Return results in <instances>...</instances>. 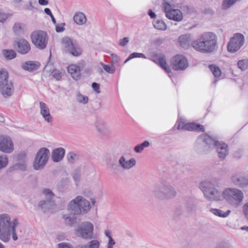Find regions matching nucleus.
<instances>
[{
    "mask_svg": "<svg viewBox=\"0 0 248 248\" xmlns=\"http://www.w3.org/2000/svg\"><path fill=\"white\" fill-rule=\"evenodd\" d=\"M69 180L67 177L62 178L58 183V186L61 190H62L68 184Z\"/></svg>",
    "mask_w": 248,
    "mask_h": 248,
    "instance_id": "nucleus-46",
    "label": "nucleus"
},
{
    "mask_svg": "<svg viewBox=\"0 0 248 248\" xmlns=\"http://www.w3.org/2000/svg\"><path fill=\"white\" fill-rule=\"evenodd\" d=\"M54 204L53 201H50L49 200H43L38 203V207L44 212L49 209Z\"/></svg>",
    "mask_w": 248,
    "mask_h": 248,
    "instance_id": "nucleus-31",
    "label": "nucleus"
},
{
    "mask_svg": "<svg viewBox=\"0 0 248 248\" xmlns=\"http://www.w3.org/2000/svg\"><path fill=\"white\" fill-rule=\"evenodd\" d=\"M199 140L201 141L204 142L207 145L209 148L214 147L216 143L218 141H216L214 139L212 138L210 136L206 134L201 135L199 138Z\"/></svg>",
    "mask_w": 248,
    "mask_h": 248,
    "instance_id": "nucleus-24",
    "label": "nucleus"
},
{
    "mask_svg": "<svg viewBox=\"0 0 248 248\" xmlns=\"http://www.w3.org/2000/svg\"><path fill=\"white\" fill-rule=\"evenodd\" d=\"M38 2L41 5H46L48 3V1L47 0H38Z\"/></svg>",
    "mask_w": 248,
    "mask_h": 248,
    "instance_id": "nucleus-59",
    "label": "nucleus"
},
{
    "mask_svg": "<svg viewBox=\"0 0 248 248\" xmlns=\"http://www.w3.org/2000/svg\"><path fill=\"white\" fill-rule=\"evenodd\" d=\"M186 208L187 212H193L196 211L197 209V202L193 198H189L186 202Z\"/></svg>",
    "mask_w": 248,
    "mask_h": 248,
    "instance_id": "nucleus-29",
    "label": "nucleus"
},
{
    "mask_svg": "<svg viewBox=\"0 0 248 248\" xmlns=\"http://www.w3.org/2000/svg\"><path fill=\"white\" fill-rule=\"evenodd\" d=\"M13 30L14 32L17 34L21 33L23 32V31L22 24L20 23H15L13 26Z\"/></svg>",
    "mask_w": 248,
    "mask_h": 248,
    "instance_id": "nucleus-48",
    "label": "nucleus"
},
{
    "mask_svg": "<svg viewBox=\"0 0 248 248\" xmlns=\"http://www.w3.org/2000/svg\"><path fill=\"white\" fill-rule=\"evenodd\" d=\"M100 244L98 240H93L89 242L87 245H83L79 246V248H99Z\"/></svg>",
    "mask_w": 248,
    "mask_h": 248,
    "instance_id": "nucleus-35",
    "label": "nucleus"
},
{
    "mask_svg": "<svg viewBox=\"0 0 248 248\" xmlns=\"http://www.w3.org/2000/svg\"><path fill=\"white\" fill-rule=\"evenodd\" d=\"M51 17V20H52V22L54 23V24H56V21L54 17V16H53V15H52L51 16H50Z\"/></svg>",
    "mask_w": 248,
    "mask_h": 248,
    "instance_id": "nucleus-64",
    "label": "nucleus"
},
{
    "mask_svg": "<svg viewBox=\"0 0 248 248\" xmlns=\"http://www.w3.org/2000/svg\"><path fill=\"white\" fill-rule=\"evenodd\" d=\"M50 151L46 148H40L37 152L33 162V168L35 170L44 168L49 157Z\"/></svg>",
    "mask_w": 248,
    "mask_h": 248,
    "instance_id": "nucleus-8",
    "label": "nucleus"
},
{
    "mask_svg": "<svg viewBox=\"0 0 248 248\" xmlns=\"http://www.w3.org/2000/svg\"><path fill=\"white\" fill-rule=\"evenodd\" d=\"M64 30V28L63 27V25L62 24H58L56 26V31L57 32L63 31Z\"/></svg>",
    "mask_w": 248,
    "mask_h": 248,
    "instance_id": "nucleus-57",
    "label": "nucleus"
},
{
    "mask_svg": "<svg viewBox=\"0 0 248 248\" xmlns=\"http://www.w3.org/2000/svg\"><path fill=\"white\" fill-rule=\"evenodd\" d=\"M186 125V124H185L184 122H179L177 125V129H184L185 130Z\"/></svg>",
    "mask_w": 248,
    "mask_h": 248,
    "instance_id": "nucleus-58",
    "label": "nucleus"
},
{
    "mask_svg": "<svg viewBox=\"0 0 248 248\" xmlns=\"http://www.w3.org/2000/svg\"><path fill=\"white\" fill-rule=\"evenodd\" d=\"M79 158L78 155L74 152H71L67 155V160L69 162L73 163Z\"/></svg>",
    "mask_w": 248,
    "mask_h": 248,
    "instance_id": "nucleus-42",
    "label": "nucleus"
},
{
    "mask_svg": "<svg viewBox=\"0 0 248 248\" xmlns=\"http://www.w3.org/2000/svg\"><path fill=\"white\" fill-rule=\"evenodd\" d=\"M77 100L80 103L85 104L88 102V98L87 96L79 93L77 96Z\"/></svg>",
    "mask_w": 248,
    "mask_h": 248,
    "instance_id": "nucleus-49",
    "label": "nucleus"
},
{
    "mask_svg": "<svg viewBox=\"0 0 248 248\" xmlns=\"http://www.w3.org/2000/svg\"><path fill=\"white\" fill-rule=\"evenodd\" d=\"M93 229L94 226L92 223L83 222L75 228V233L84 239H92L93 237Z\"/></svg>",
    "mask_w": 248,
    "mask_h": 248,
    "instance_id": "nucleus-7",
    "label": "nucleus"
},
{
    "mask_svg": "<svg viewBox=\"0 0 248 248\" xmlns=\"http://www.w3.org/2000/svg\"><path fill=\"white\" fill-rule=\"evenodd\" d=\"M135 58H146L145 55L143 53H138V52H134L131 54L128 58L125 61L124 63H126L130 60Z\"/></svg>",
    "mask_w": 248,
    "mask_h": 248,
    "instance_id": "nucleus-47",
    "label": "nucleus"
},
{
    "mask_svg": "<svg viewBox=\"0 0 248 248\" xmlns=\"http://www.w3.org/2000/svg\"><path fill=\"white\" fill-rule=\"evenodd\" d=\"M44 12L46 15H49L50 16L52 15L50 10L48 8H45L44 10Z\"/></svg>",
    "mask_w": 248,
    "mask_h": 248,
    "instance_id": "nucleus-61",
    "label": "nucleus"
},
{
    "mask_svg": "<svg viewBox=\"0 0 248 248\" xmlns=\"http://www.w3.org/2000/svg\"><path fill=\"white\" fill-rule=\"evenodd\" d=\"M217 36L212 32H205L194 40L191 46L196 51L202 53L213 52L217 47Z\"/></svg>",
    "mask_w": 248,
    "mask_h": 248,
    "instance_id": "nucleus-2",
    "label": "nucleus"
},
{
    "mask_svg": "<svg viewBox=\"0 0 248 248\" xmlns=\"http://www.w3.org/2000/svg\"><path fill=\"white\" fill-rule=\"evenodd\" d=\"M154 195L159 199H171L176 197L177 192L174 187L166 182L161 183L153 191Z\"/></svg>",
    "mask_w": 248,
    "mask_h": 248,
    "instance_id": "nucleus-6",
    "label": "nucleus"
},
{
    "mask_svg": "<svg viewBox=\"0 0 248 248\" xmlns=\"http://www.w3.org/2000/svg\"><path fill=\"white\" fill-rule=\"evenodd\" d=\"M154 27L157 30L165 31L167 29V25L162 20H157L153 22Z\"/></svg>",
    "mask_w": 248,
    "mask_h": 248,
    "instance_id": "nucleus-33",
    "label": "nucleus"
},
{
    "mask_svg": "<svg viewBox=\"0 0 248 248\" xmlns=\"http://www.w3.org/2000/svg\"><path fill=\"white\" fill-rule=\"evenodd\" d=\"M95 126L98 131L101 134H105L108 131L109 127L108 125L103 121H97Z\"/></svg>",
    "mask_w": 248,
    "mask_h": 248,
    "instance_id": "nucleus-28",
    "label": "nucleus"
},
{
    "mask_svg": "<svg viewBox=\"0 0 248 248\" xmlns=\"http://www.w3.org/2000/svg\"><path fill=\"white\" fill-rule=\"evenodd\" d=\"M14 150V144L11 138L7 136H0V151L11 154Z\"/></svg>",
    "mask_w": 248,
    "mask_h": 248,
    "instance_id": "nucleus-14",
    "label": "nucleus"
},
{
    "mask_svg": "<svg viewBox=\"0 0 248 248\" xmlns=\"http://www.w3.org/2000/svg\"><path fill=\"white\" fill-rule=\"evenodd\" d=\"M223 199L232 207L238 208L242 205L244 199L243 192L236 188H227L223 191Z\"/></svg>",
    "mask_w": 248,
    "mask_h": 248,
    "instance_id": "nucleus-4",
    "label": "nucleus"
},
{
    "mask_svg": "<svg viewBox=\"0 0 248 248\" xmlns=\"http://www.w3.org/2000/svg\"><path fill=\"white\" fill-rule=\"evenodd\" d=\"M231 180L234 185L240 187L248 185V176H247L234 174L232 176Z\"/></svg>",
    "mask_w": 248,
    "mask_h": 248,
    "instance_id": "nucleus-17",
    "label": "nucleus"
},
{
    "mask_svg": "<svg viewBox=\"0 0 248 248\" xmlns=\"http://www.w3.org/2000/svg\"><path fill=\"white\" fill-rule=\"evenodd\" d=\"M163 11L166 16L169 19L175 21H181L183 19L182 12L174 8V5L170 4L169 2L164 1L163 2Z\"/></svg>",
    "mask_w": 248,
    "mask_h": 248,
    "instance_id": "nucleus-9",
    "label": "nucleus"
},
{
    "mask_svg": "<svg viewBox=\"0 0 248 248\" xmlns=\"http://www.w3.org/2000/svg\"><path fill=\"white\" fill-rule=\"evenodd\" d=\"M242 208L245 217L248 220V202L245 203L243 205Z\"/></svg>",
    "mask_w": 248,
    "mask_h": 248,
    "instance_id": "nucleus-51",
    "label": "nucleus"
},
{
    "mask_svg": "<svg viewBox=\"0 0 248 248\" xmlns=\"http://www.w3.org/2000/svg\"><path fill=\"white\" fill-rule=\"evenodd\" d=\"M150 143L148 141H144L141 144H138L134 147V151L137 153H140L144 149L149 146Z\"/></svg>",
    "mask_w": 248,
    "mask_h": 248,
    "instance_id": "nucleus-36",
    "label": "nucleus"
},
{
    "mask_svg": "<svg viewBox=\"0 0 248 248\" xmlns=\"http://www.w3.org/2000/svg\"><path fill=\"white\" fill-rule=\"evenodd\" d=\"M217 186L211 180H204L200 183L199 188L204 197L209 201H218L223 200V192L217 188Z\"/></svg>",
    "mask_w": 248,
    "mask_h": 248,
    "instance_id": "nucleus-3",
    "label": "nucleus"
},
{
    "mask_svg": "<svg viewBox=\"0 0 248 248\" xmlns=\"http://www.w3.org/2000/svg\"><path fill=\"white\" fill-rule=\"evenodd\" d=\"M136 161L135 158H132L129 160H126L124 156H122L119 159L120 166L124 170H129L135 165Z\"/></svg>",
    "mask_w": 248,
    "mask_h": 248,
    "instance_id": "nucleus-21",
    "label": "nucleus"
},
{
    "mask_svg": "<svg viewBox=\"0 0 248 248\" xmlns=\"http://www.w3.org/2000/svg\"><path fill=\"white\" fill-rule=\"evenodd\" d=\"M91 208L90 202L81 196H77L71 201L68 205V210L73 212L75 215L86 214Z\"/></svg>",
    "mask_w": 248,
    "mask_h": 248,
    "instance_id": "nucleus-5",
    "label": "nucleus"
},
{
    "mask_svg": "<svg viewBox=\"0 0 248 248\" xmlns=\"http://www.w3.org/2000/svg\"><path fill=\"white\" fill-rule=\"evenodd\" d=\"M58 248H74L73 247L68 243L62 242L58 245Z\"/></svg>",
    "mask_w": 248,
    "mask_h": 248,
    "instance_id": "nucleus-54",
    "label": "nucleus"
},
{
    "mask_svg": "<svg viewBox=\"0 0 248 248\" xmlns=\"http://www.w3.org/2000/svg\"><path fill=\"white\" fill-rule=\"evenodd\" d=\"M238 0H223L222 3V8L227 10L233 5Z\"/></svg>",
    "mask_w": 248,
    "mask_h": 248,
    "instance_id": "nucleus-40",
    "label": "nucleus"
},
{
    "mask_svg": "<svg viewBox=\"0 0 248 248\" xmlns=\"http://www.w3.org/2000/svg\"><path fill=\"white\" fill-rule=\"evenodd\" d=\"M185 130L188 131H204V127L202 125L194 123H186L185 126Z\"/></svg>",
    "mask_w": 248,
    "mask_h": 248,
    "instance_id": "nucleus-30",
    "label": "nucleus"
},
{
    "mask_svg": "<svg viewBox=\"0 0 248 248\" xmlns=\"http://www.w3.org/2000/svg\"><path fill=\"white\" fill-rule=\"evenodd\" d=\"M178 42L182 47L188 49L192 43L191 42V35L187 33L180 36L178 38Z\"/></svg>",
    "mask_w": 248,
    "mask_h": 248,
    "instance_id": "nucleus-20",
    "label": "nucleus"
},
{
    "mask_svg": "<svg viewBox=\"0 0 248 248\" xmlns=\"http://www.w3.org/2000/svg\"><path fill=\"white\" fill-rule=\"evenodd\" d=\"M39 108L40 114L45 121L48 123L52 122L53 120L52 117L50 115L49 109L47 105L44 102L40 101L39 102Z\"/></svg>",
    "mask_w": 248,
    "mask_h": 248,
    "instance_id": "nucleus-18",
    "label": "nucleus"
},
{
    "mask_svg": "<svg viewBox=\"0 0 248 248\" xmlns=\"http://www.w3.org/2000/svg\"><path fill=\"white\" fill-rule=\"evenodd\" d=\"M153 61L156 64L160 65L167 73H170L171 71L170 68L167 64L166 60L163 56H160Z\"/></svg>",
    "mask_w": 248,
    "mask_h": 248,
    "instance_id": "nucleus-25",
    "label": "nucleus"
},
{
    "mask_svg": "<svg viewBox=\"0 0 248 248\" xmlns=\"http://www.w3.org/2000/svg\"><path fill=\"white\" fill-rule=\"evenodd\" d=\"M209 211L216 216L223 218L227 217L231 213V211L229 210L224 212L220 209L216 208H211L209 209Z\"/></svg>",
    "mask_w": 248,
    "mask_h": 248,
    "instance_id": "nucleus-32",
    "label": "nucleus"
},
{
    "mask_svg": "<svg viewBox=\"0 0 248 248\" xmlns=\"http://www.w3.org/2000/svg\"><path fill=\"white\" fill-rule=\"evenodd\" d=\"M62 45L67 51L74 56H78L82 53L81 49L68 37L62 39Z\"/></svg>",
    "mask_w": 248,
    "mask_h": 248,
    "instance_id": "nucleus-13",
    "label": "nucleus"
},
{
    "mask_svg": "<svg viewBox=\"0 0 248 248\" xmlns=\"http://www.w3.org/2000/svg\"><path fill=\"white\" fill-rule=\"evenodd\" d=\"M129 41V38L128 37H124V38L120 40L119 45L122 46H124L127 44Z\"/></svg>",
    "mask_w": 248,
    "mask_h": 248,
    "instance_id": "nucleus-55",
    "label": "nucleus"
},
{
    "mask_svg": "<svg viewBox=\"0 0 248 248\" xmlns=\"http://www.w3.org/2000/svg\"><path fill=\"white\" fill-rule=\"evenodd\" d=\"M209 68L215 78H218L220 76L221 72L218 67H217L215 65H211L209 66Z\"/></svg>",
    "mask_w": 248,
    "mask_h": 248,
    "instance_id": "nucleus-41",
    "label": "nucleus"
},
{
    "mask_svg": "<svg viewBox=\"0 0 248 248\" xmlns=\"http://www.w3.org/2000/svg\"><path fill=\"white\" fill-rule=\"evenodd\" d=\"M52 74L53 78L56 79L57 80H59L61 79V73L59 70H53L52 73Z\"/></svg>",
    "mask_w": 248,
    "mask_h": 248,
    "instance_id": "nucleus-52",
    "label": "nucleus"
},
{
    "mask_svg": "<svg viewBox=\"0 0 248 248\" xmlns=\"http://www.w3.org/2000/svg\"><path fill=\"white\" fill-rule=\"evenodd\" d=\"M38 66V63L33 61H28L22 64V67L23 69L30 72L36 70Z\"/></svg>",
    "mask_w": 248,
    "mask_h": 248,
    "instance_id": "nucleus-27",
    "label": "nucleus"
},
{
    "mask_svg": "<svg viewBox=\"0 0 248 248\" xmlns=\"http://www.w3.org/2000/svg\"><path fill=\"white\" fill-rule=\"evenodd\" d=\"M19 222L17 218L11 219L9 215H0V239L4 242H8L11 236L14 241L18 239L21 230L19 227Z\"/></svg>",
    "mask_w": 248,
    "mask_h": 248,
    "instance_id": "nucleus-1",
    "label": "nucleus"
},
{
    "mask_svg": "<svg viewBox=\"0 0 248 248\" xmlns=\"http://www.w3.org/2000/svg\"><path fill=\"white\" fill-rule=\"evenodd\" d=\"M65 154V150L61 147L53 150L52 153V159L55 162H60L62 159Z\"/></svg>",
    "mask_w": 248,
    "mask_h": 248,
    "instance_id": "nucleus-23",
    "label": "nucleus"
},
{
    "mask_svg": "<svg viewBox=\"0 0 248 248\" xmlns=\"http://www.w3.org/2000/svg\"><path fill=\"white\" fill-rule=\"evenodd\" d=\"M148 15L152 18H154L156 17V14L154 12H153L152 10H150L148 12Z\"/></svg>",
    "mask_w": 248,
    "mask_h": 248,
    "instance_id": "nucleus-60",
    "label": "nucleus"
},
{
    "mask_svg": "<svg viewBox=\"0 0 248 248\" xmlns=\"http://www.w3.org/2000/svg\"><path fill=\"white\" fill-rule=\"evenodd\" d=\"M31 38L32 43L39 49H44L47 44V35L44 31H36L32 32Z\"/></svg>",
    "mask_w": 248,
    "mask_h": 248,
    "instance_id": "nucleus-10",
    "label": "nucleus"
},
{
    "mask_svg": "<svg viewBox=\"0 0 248 248\" xmlns=\"http://www.w3.org/2000/svg\"><path fill=\"white\" fill-rule=\"evenodd\" d=\"M67 71L75 80H78L80 77V67L76 64H71L67 67Z\"/></svg>",
    "mask_w": 248,
    "mask_h": 248,
    "instance_id": "nucleus-22",
    "label": "nucleus"
},
{
    "mask_svg": "<svg viewBox=\"0 0 248 248\" xmlns=\"http://www.w3.org/2000/svg\"><path fill=\"white\" fill-rule=\"evenodd\" d=\"M16 48L17 52L22 54L28 53L31 50V45L25 39L20 38L15 42Z\"/></svg>",
    "mask_w": 248,
    "mask_h": 248,
    "instance_id": "nucleus-15",
    "label": "nucleus"
},
{
    "mask_svg": "<svg viewBox=\"0 0 248 248\" xmlns=\"http://www.w3.org/2000/svg\"><path fill=\"white\" fill-rule=\"evenodd\" d=\"M3 53L5 57L9 60L13 59L16 56V54L14 50H4Z\"/></svg>",
    "mask_w": 248,
    "mask_h": 248,
    "instance_id": "nucleus-38",
    "label": "nucleus"
},
{
    "mask_svg": "<svg viewBox=\"0 0 248 248\" xmlns=\"http://www.w3.org/2000/svg\"><path fill=\"white\" fill-rule=\"evenodd\" d=\"M43 193L45 195L46 200H49L52 201V199L54 197L55 195L53 192L49 189H45L43 191Z\"/></svg>",
    "mask_w": 248,
    "mask_h": 248,
    "instance_id": "nucleus-45",
    "label": "nucleus"
},
{
    "mask_svg": "<svg viewBox=\"0 0 248 248\" xmlns=\"http://www.w3.org/2000/svg\"><path fill=\"white\" fill-rule=\"evenodd\" d=\"M172 68L176 71L184 70L188 66L187 58L183 55H176L171 60Z\"/></svg>",
    "mask_w": 248,
    "mask_h": 248,
    "instance_id": "nucleus-12",
    "label": "nucleus"
},
{
    "mask_svg": "<svg viewBox=\"0 0 248 248\" xmlns=\"http://www.w3.org/2000/svg\"><path fill=\"white\" fill-rule=\"evenodd\" d=\"M1 93L4 97H7L12 95L14 87L12 81H9L0 86Z\"/></svg>",
    "mask_w": 248,
    "mask_h": 248,
    "instance_id": "nucleus-19",
    "label": "nucleus"
},
{
    "mask_svg": "<svg viewBox=\"0 0 248 248\" xmlns=\"http://www.w3.org/2000/svg\"><path fill=\"white\" fill-rule=\"evenodd\" d=\"M8 163V157L5 155H0V170L5 168Z\"/></svg>",
    "mask_w": 248,
    "mask_h": 248,
    "instance_id": "nucleus-39",
    "label": "nucleus"
},
{
    "mask_svg": "<svg viewBox=\"0 0 248 248\" xmlns=\"http://www.w3.org/2000/svg\"><path fill=\"white\" fill-rule=\"evenodd\" d=\"M14 2L16 4L19 5L22 2V0H14Z\"/></svg>",
    "mask_w": 248,
    "mask_h": 248,
    "instance_id": "nucleus-62",
    "label": "nucleus"
},
{
    "mask_svg": "<svg viewBox=\"0 0 248 248\" xmlns=\"http://www.w3.org/2000/svg\"><path fill=\"white\" fill-rule=\"evenodd\" d=\"M9 16V14L5 13L0 9V22L4 23Z\"/></svg>",
    "mask_w": 248,
    "mask_h": 248,
    "instance_id": "nucleus-50",
    "label": "nucleus"
},
{
    "mask_svg": "<svg viewBox=\"0 0 248 248\" xmlns=\"http://www.w3.org/2000/svg\"><path fill=\"white\" fill-rule=\"evenodd\" d=\"M214 147L218 157L221 159H224L229 154L228 146L223 142L217 141Z\"/></svg>",
    "mask_w": 248,
    "mask_h": 248,
    "instance_id": "nucleus-16",
    "label": "nucleus"
},
{
    "mask_svg": "<svg viewBox=\"0 0 248 248\" xmlns=\"http://www.w3.org/2000/svg\"><path fill=\"white\" fill-rule=\"evenodd\" d=\"M8 73L7 71L4 69H1L0 71V86L10 81L8 80Z\"/></svg>",
    "mask_w": 248,
    "mask_h": 248,
    "instance_id": "nucleus-34",
    "label": "nucleus"
},
{
    "mask_svg": "<svg viewBox=\"0 0 248 248\" xmlns=\"http://www.w3.org/2000/svg\"><path fill=\"white\" fill-rule=\"evenodd\" d=\"M100 64L103 67V69L107 73L109 74H113L115 71V67L113 65H106L102 62L100 63Z\"/></svg>",
    "mask_w": 248,
    "mask_h": 248,
    "instance_id": "nucleus-43",
    "label": "nucleus"
},
{
    "mask_svg": "<svg viewBox=\"0 0 248 248\" xmlns=\"http://www.w3.org/2000/svg\"><path fill=\"white\" fill-rule=\"evenodd\" d=\"M238 67L242 70H246L248 68V59L240 60L238 63Z\"/></svg>",
    "mask_w": 248,
    "mask_h": 248,
    "instance_id": "nucleus-44",
    "label": "nucleus"
},
{
    "mask_svg": "<svg viewBox=\"0 0 248 248\" xmlns=\"http://www.w3.org/2000/svg\"><path fill=\"white\" fill-rule=\"evenodd\" d=\"M108 241L107 244V248H113V246L115 244V242L110 235H108Z\"/></svg>",
    "mask_w": 248,
    "mask_h": 248,
    "instance_id": "nucleus-53",
    "label": "nucleus"
},
{
    "mask_svg": "<svg viewBox=\"0 0 248 248\" xmlns=\"http://www.w3.org/2000/svg\"><path fill=\"white\" fill-rule=\"evenodd\" d=\"M92 88H93V89L97 93H100L99 85V84L98 83H95V82H93V83H92Z\"/></svg>",
    "mask_w": 248,
    "mask_h": 248,
    "instance_id": "nucleus-56",
    "label": "nucleus"
},
{
    "mask_svg": "<svg viewBox=\"0 0 248 248\" xmlns=\"http://www.w3.org/2000/svg\"><path fill=\"white\" fill-rule=\"evenodd\" d=\"M73 19L75 22L79 25H82L87 21L85 15L81 12L76 13L73 17Z\"/></svg>",
    "mask_w": 248,
    "mask_h": 248,
    "instance_id": "nucleus-26",
    "label": "nucleus"
},
{
    "mask_svg": "<svg viewBox=\"0 0 248 248\" xmlns=\"http://www.w3.org/2000/svg\"><path fill=\"white\" fill-rule=\"evenodd\" d=\"M245 38L244 35L239 33H235L230 39L227 46L229 52L233 53L238 51L244 45Z\"/></svg>",
    "mask_w": 248,
    "mask_h": 248,
    "instance_id": "nucleus-11",
    "label": "nucleus"
},
{
    "mask_svg": "<svg viewBox=\"0 0 248 248\" xmlns=\"http://www.w3.org/2000/svg\"><path fill=\"white\" fill-rule=\"evenodd\" d=\"M240 229L243 231H246L248 232V226H242L241 227Z\"/></svg>",
    "mask_w": 248,
    "mask_h": 248,
    "instance_id": "nucleus-63",
    "label": "nucleus"
},
{
    "mask_svg": "<svg viewBox=\"0 0 248 248\" xmlns=\"http://www.w3.org/2000/svg\"><path fill=\"white\" fill-rule=\"evenodd\" d=\"M63 218L65 220V223L70 226H73L76 221V218L74 216H70L68 215H64Z\"/></svg>",
    "mask_w": 248,
    "mask_h": 248,
    "instance_id": "nucleus-37",
    "label": "nucleus"
}]
</instances>
